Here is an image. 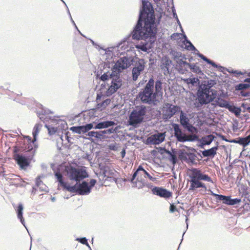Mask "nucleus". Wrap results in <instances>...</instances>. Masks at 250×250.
<instances>
[{"mask_svg": "<svg viewBox=\"0 0 250 250\" xmlns=\"http://www.w3.org/2000/svg\"><path fill=\"white\" fill-rule=\"evenodd\" d=\"M172 12L173 18L175 19H177L178 16L177 15V14L176 13V10H175L174 6H173L172 7Z\"/></svg>", "mask_w": 250, "mask_h": 250, "instance_id": "obj_63", "label": "nucleus"}, {"mask_svg": "<svg viewBox=\"0 0 250 250\" xmlns=\"http://www.w3.org/2000/svg\"><path fill=\"white\" fill-rule=\"evenodd\" d=\"M229 142L230 143H234L238 144L240 145V137L232 139V140L229 141Z\"/></svg>", "mask_w": 250, "mask_h": 250, "instance_id": "obj_60", "label": "nucleus"}, {"mask_svg": "<svg viewBox=\"0 0 250 250\" xmlns=\"http://www.w3.org/2000/svg\"><path fill=\"white\" fill-rule=\"evenodd\" d=\"M218 149V146H214L210 149L205 150L202 151V154L204 157L213 158L216 154L217 150Z\"/></svg>", "mask_w": 250, "mask_h": 250, "instance_id": "obj_25", "label": "nucleus"}, {"mask_svg": "<svg viewBox=\"0 0 250 250\" xmlns=\"http://www.w3.org/2000/svg\"><path fill=\"white\" fill-rule=\"evenodd\" d=\"M211 195L215 197L217 201H222L223 204L227 205L233 206L237 205L240 203L241 201V200L240 198H236L232 199L231 198L230 196H225L221 194H218L212 192H211Z\"/></svg>", "mask_w": 250, "mask_h": 250, "instance_id": "obj_12", "label": "nucleus"}, {"mask_svg": "<svg viewBox=\"0 0 250 250\" xmlns=\"http://www.w3.org/2000/svg\"><path fill=\"white\" fill-rule=\"evenodd\" d=\"M197 97L198 103L201 105L207 104L213 101L217 94L216 90H210L200 84L197 90Z\"/></svg>", "mask_w": 250, "mask_h": 250, "instance_id": "obj_4", "label": "nucleus"}, {"mask_svg": "<svg viewBox=\"0 0 250 250\" xmlns=\"http://www.w3.org/2000/svg\"><path fill=\"white\" fill-rule=\"evenodd\" d=\"M133 31V30L131 32L130 36L131 37L132 39L134 40H143L146 41L145 42H144L143 43H140L137 44L136 45V48L141 50V51H143L144 52H147L148 50H149L151 48V45L155 42L156 40V35L157 33L155 35V40L154 41V42H152L151 41V39H150L149 37H145L144 38L142 37V39H134L132 37V33Z\"/></svg>", "mask_w": 250, "mask_h": 250, "instance_id": "obj_13", "label": "nucleus"}, {"mask_svg": "<svg viewBox=\"0 0 250 250\" xmlns=\"http://www.w3.org/2000/svg\"><path fill=\"white\" fill-rule=\"evenodd\" d=\"M38 109L37 110V114L40 118V119L43 122H47L50 118H49L47 115L52 113V112L47 109H45L42 104H38L37 105Z\"/></svg>", "mask_w": 250, "mask_h": 250, "instance_id": "obj_15", "label": "nucleus"}, {"mask_svg": "<svg viewBox=\"0 0 250 250\" xmlns=\"http://www.w3.org/2000/svg\"><path fill=\"white\" fill-rule=\"evenodd\" d=\"M83 127L84 130H85V132H88V131L90 130V129H91L92 128H94V126H93V124L90 123V124H86L84 125H83Z\"/></svg>", "mask_w": 250, "mask_h": 250, "instance_id": "obj_51", "label": "nucleus"}, {"mask_svg": "<svg viewBox=\"0 0 250 250\" xmlns=\"http://www.w3.org/2000/svg\"><path fill=\"white\" fill-rule=\"evenodd\" d=\"M174 136L176 138L177 140L180 142H187V135L182 133L181 131L180 133H174Z\"/></svg>", "mask_w": 250, "mask_h": 250, "instance_id": "obj_40", "label": "nucleus"}, {"mask_svg": "<svg viewBox=\"0 0 250 250\" xmlns=\"http://www.w3.org/2000/svg\"><path fill=\"white\" fill-rule=\"evenodd\" d=\"M173 127L174 128V133H180L181 131H182L178 124H174L173 125Z\"/></svg>", "mask_w": 250, "mask_h": 250, "instance_id": "obj_53", "label": "nucleus"}, {"mask_svg": "<svg viewBox=\"0 0 250 250\" xmlns=\"http://www.w3.org/2000/svg\"><path fill=\"white\" fill-rule=\"evenodd\" d=\"M110 103V100L107 99L102 103H99L97 105V108L103 110Z\"/></svg>", "mask_w": 250, "mask_h": 250, "instance_id": "obj_42", "label": "nucleus"}, {"mask_svg": "<svg viewBox=\"0 0 250 250\" xmlns=\"http://www.w3.org/2000/svg\"><path fill=\"white\" fill-rule=\"evenodd\" d=\"M42 127V125L41 123H37L35 125V126L33 128V131H32L33 139V141H32V143L33 144H35V143L36 142V141L37 140V137H38V134L39 133Z\"/></svg>", "mask_w": 250, "mask_h": 250, "instance_id": "obj_28", "label": "nucleus"}, {"mask_svg": "<svg viewBox=\"0 0 250 250\" xmlns=\"http://www.w3.org/2000/svg\"><path fill=\"white\" fill-rule=\"evenodd\" d=\"M126 43H127V44L128 43V41H127V39H125V40L123 41L122 42H121L119 44V45L118 46V48H120L121 49H123L124 46L127 45V44H126Z\"/></svg>", "mask_w": 250, "mask_h": 250, "instance_id": "obj_55", "label": "nucleus"}, {"mask_svg": "<svg viewBox=\"0 0 250 250\" xmlns=\"http://www.w3.org/2000/svg\"><path fill=\"white\" fill-rule=\"evenodd\" d=\"M76 240L83 244L85 245L89 248L90 250H91V247L88 243L87 240L85 237L78 238L76 239Z\"/></svg>", "mask_w": 250, "mask_h": 250, "instance_id": "obj_46", "label": "nucleus"}, {"mask_svg": "<svg viewBox=\"0 0 250 250\" xmlns=\"http://www.w3.org/2000/svg\"><path fill=\"white\" fill-rule=\"evenodd\" d=\"M110 80L111 81V85L107 91L108 96L115 93L123 84V81L120 74L115 73L113 71H112V73L110 74Z\"/></svg>", "mask_w": 250, "mask_h": 250, "instance_id": "obj_7", "label": "nucleus"}, {"mask_svg": "<svg viewBox=\"0 0 250 250\" xmlns=\"http://www.w3.org/2000/svg\"><path fill=\"white\" fill-rule=\"evenodd\" d=\"M116 125L114 121H106L100 122L97 124L94 127V129H103L113 126Z\"/></svg>", "mask_w": 250, "mask_h": 250, "instance_id": "obj_26", "label": "nucleus"}, {"mask_svg": "<svg viewBox=\"0 0 250 250\" xmlns=\"http://www.w3.org/2000/svg\"><path fill=\"white\" fill-rule=\"evenodd\" d=\"M216 83V82L214 80L210 79L207 81H204L201 83V85H205L206 88L209 89L210 90H215L214 89H211V88Z\"/></svg>", "mask_w": 250, "mask_h": 250, "instance_id": "obj_34", "label": "nucleus"}, {"mask_svg": "<svg viewBox=\"0 0 250 250\" xmlns=\"http://www.w3.org/2000/svg\"><path fill=\"white\" fill-rule=\"evenodd\" d=\"M195 155L193 153H188L187 157V160L190 161L191 163H193L195 160Z\"/></svg>", "mask_w": 250, "mask_h": 250, "instance_id": "obj_49", "label": "nucleus"}, {"mask_svg": "<svg viewBox=\"0 0 250 250\" xmlns=\"http://www.w3.org/2000/svg\"><path fill=\"white\" fill-rule=\"evenodd\" d=\"M155 91H154V93L156 96V97L163 96V93L162 91L163 87H162V82L161 80H158L155 83Z\"/></svg>", "mask_w": 250, "mask_h": 250, "instance_id": "obj_27", "label": "nucleus"}, {"mask_svg": "<svg viewBox=\"0 0 250 250\" xmlns=\"http://www.w3.org/2000/svg\"><path fill=\"white\" fill-rule=\"evenodd\" d=\"M214 138L215 136L211 134L205 136L201 139L202 145L203 146L209 145L212 143Z\"/></svg>", "mask_w": 250, "mask_h": 250, "instance_id": "obj_32", "label": "nucleus"}, {"mask_svg": "<svg viewBox=\"0 0 250 250\" xmlns=\"http://www.w3.org/2000/svg\"><path fill=\"white\" fill-rule=\"evenodd\" d=\"M100 80L104 82L110 80V74L108 75L107 73H104L101 76Z\"/></svg>", "mask_w": 250, "mask_h": 250, "instance_id": "obj_52", "label": "nucleus"}, {"mask_svg": "<svg viewBox=\"0 0 250 250\" xmlns=\"http://www.w3.org/2000/svg\"><path fill=\"white\" fill-rule=\"evenodd\" d=\"M172 65V61L168 57L165 56L161 60L160 65L161 69L163 70L164 74L167 76L170 74V68Z\"/></svg>", "mask_w": 250, "mask_h": 250, "instance_id": "obj_16", "label": "nucleus"}, {"mask_svg": "<svg viewBox=\"0 0 250 250\" xmlns=\"http://www.w3.org/2000/svg\"><path fill=\"white\" fill-rule=\"evenodd\" d=\"M229 72L230 73H233V74H234L236 75H242L243 74V72H242L241 71H238V70H232V72L229 71Z\"/></svg>", "mask_w": 250, "mask_h": 250, "instance_id": "obj_59", "label": "nucleus"}, {"mask_svg": "<svg viewBox=\"0 0 250 250\" xmlns=\"http://www.w3.org/2000/svg\"><path fill=\"white\" fill-rule=\"evenodd\" d=\"M45 126L47 128L48 133L50 135H53L57 132H59L56 126L50 127L47 125H45Z\"/></svg>", "mask_w": 250, "mask_h": 250, "instance_id": "obj_45", "label": "nucleus"}, {"mask_svg": "<svg viewBox=\"0 0 250 250\" xmlns=\"http://www.w3.org/2000/svg\"><path fill=\"white\" fill-rule=\"evenodd\" d=\"M115 131H116V129H113V128H109V129H107L106 130H102V135L103 136V138L104 139L106 137L105 134H110L111 133H113L114 132H115Z\"/></svg>", "mask_w": 250, "mask_h": 250, "instance_id": "obj_47", "label": "nucleus"}, {"mask_svg": "<svg viewBox=\"0 0 250 250\" xmlns=\"http://www.w3.org/2000/svg\"><path fill=\"white\" fill-rule=\"evenodd\" d=\"M142 169H143V167L142 166H139L134 173L132 175L130 179L128 180V181L132 184L133 187H135L134 186V184L137 182V179L139 178V180H140L141 178L139 177V171H141Z\"/></svg>", "mask_w": 250, "mask_h": 250, "instance_id": "obj_30", "label": "nucleus"}, {"mask_svg": "<svg viewBox=\"0 0 250 250\" xmlns=\"http://www.w3.org/2000/svg\"><path fill=\"white\" fill-rule=\"evenodd\" d=\"M198 136L196 135H190L187 136V142H192L197 140Z\"/></svg>", "mask_w": 250, "mask_h": 250, "instance_id": "obj_50", "label": "nucleus"}, {"mask_svg": "<svg viewBox=\"0 0 250 250\" xmlns=\"http://www.w3.org/2000/svg\"><path fill=\"white\" fill-rule=\"evenodd\" d=\"M166 153L168 155L169 160L174 165L177 162V155L178 154L177 151L175 149L171 148V150L167 149L165 147L161 148V153Z\"/></svg>", "mask_w": 250, "mask_h": 250, "instance_id": "obj_18", "label": "nucleus"}, {"mask_svg": "<svg viewBox=\"0 0 250 250\" xmlns=\"http://www.w3.org/2000/svg\"><path fill=\"white\" fill-rule=\"evenodd\" d=\"M176 208L174 205H170V208H169V211L170 212H174L176 210Z\"/></svg>", "mask_w": 250, "mask_h": 250, "instance_id": "obj_64", "label": "nucleus"}, {"mask_svg": "<svg viewBox=\"0 0 250 250\" xmlns=\"http://www.w3.org/2000/svg\"><path fill=\"white\" fill-rule=\"evenodd\" d=\"M152 192L154 195L165 198H168L172 195L171 192L161 187H154L152 189Z\"/></svg>", "mask_w": 250, "mask_h": 250, "instance_id": "obj_17", "label": "nucleus"}, {"mask_svg": "<svg viewBox=\"0 0 250 250\" xmlns=\"http://www.w3.org/2000/svg\"><path fill=\"white\" fill-rule=\"evenodd\" d=\"M144 173L146 174V177H147L149 178V179L152 181L155 182L156 181V178L155 177H153L152 176H151L146 171H143Z\"/></svg>", "mask_w": 250, "mask_h": 250, "instance_id": "obj_54", "label": "nucleus"}, {"mask_svg": "<svg viewBox=\"0 0 250 250\" xmlns=\"http://www.w3.org/2000/svg\"><path fill=\"white\" fill-rule=\"evenodd\" d=\"M23 207L21 203H20L18 205L17 209V213L18 218L20 219L21 223L26 228L24 219L23 217Z\"/></svg>", "mask_w": 250, "mask_h": 250, "instance_id": "obj_31", "label": "nucleus"}, {"mask_svg": "<svg viewBox=\"0 0 250 250\" xmlns=\"http://www.w3.org/2000/svg\"><path fill=\"white\" fill-rule=\"evenodd\" d=\"M70 130H72L73 132L78 134L86 133L85 132V130H84L83 125L72 126L70 128Z\"/></svg>", "mask_w": 250, "mask_h": 250, "instance_id": "obj_41", "label": "nucleus"}, {"mask_svg": "<svg viewBox=\"0 0 250 250\" xmlns=\"http://www.w3.org/2000/svg\"><path fill=\"white\" fill-rule=\"evenodd\" d=\"M19 151V149L17 146H15L13 149V157L14 159H15V156L16 154H20L18 153V152Z\"/></svg>", "mask_w": 250, "mask_h": 250, "instance_id": "obj_57", "label": "nucleus"}, {"mask_svg": "<svg viewBox=\"0 0 250 250\" xmlns=\"http://www.w3.org/2000/svg\"><path fill=\"white\" fill-rule=\"evenodd\" d=\"M71 20V22H72L73 24L74 25V26H75V27L76 28V29H77V30L78 31L79 33L82 35L83 36V37H85L79 30V29H78V27L76 25V24H75L74 21H73V19L72 18H71L70 19Z\"/></svg>", "mask_w": 250, "mask_h": 250, "instance_id": "obj_61", "label": "nucleus"}, {"mask_svg": "<svg viewBox=\"0 0 250 250\" xmlns=\"http://www.w3.org/2000/svg\"><path fill=\"white\" fill-rule=\"evenodd\" d=\"M55 176L57 179L58 182L59 183L60 186H62L64 189L68 191V188L70 187V186L67 185V184L64 182L62 174L60 171H57L55 173Z\"/></svg>", "mask_w": 250, "mask_h": 250, "instance_id": "obj_29", "label": "nucleus"}, {"mask_svg": "<svg viewBox=\"0 0 250 250\" xmlns=\"http://www.w3.org/2000/svg\"><path fill=\"white\" fill-rule=\"evenodd\" d=\"M142 7L140 9L138 21L132 33L134 39L149 37L152 42L155 40L157 33V25L155 22L154 8L150 0H142Z\"/></svg>", "mask_w": 250, "mask_h": 250, "instance_id": "obj_1", "label": "nucleus"}, {"mask_svg": "<svg viewBox=\"0 0 250 250\" xmlns=\"http://www.w3.org/2000/svg\"><path fill=\"white\" fill-rule=\"evenodd\" d=\"M179 158L181 160L187 161V157L188 153L184 152L182 151L181 150H179V153H178Z\"/></svg>", "mask_w": 250, "mask_h": 250, "instance_id": "obj_48", "label": "nucleus"}, {"mask_svg": "<svg viewBox=\"0 0 250 250\" xmlns=\"http://www.w3.org/2000/svg\"><path fill=\"white\" fill-rule=\"evenodd\" d=\"M188 67L192 72L198 75L203 74L200 67L199 66H197L196 64L190 63Z\"/></svg>", "mask_w": 250, "mask_h": 250, "instance_id": "obj_38", "label": "nucleus"}, {"mask_svg": "<svg viewBox=\"0 0 250 250\" xmlns=\"http://www.w3.org/2000/svg\"><path fill=\"white\" fill-rule=\"evenodd\" d=\"M145 61L144 59H139L136 62L134 67L132 70V80L136 81L141 72L144 70L145 67Z\"/></svg>", "mask_w": 250, "mask_h": 250, "instance_id": "obj_14", "label": "nucleus"}, {"mask_svg": "<svg viewBox=\"0 0 250 250\" xmlns=\"http://www.w3.org/2000/svg\"><path fill=\"white\" fill-rule=\"evenodd\" d=\"M156 4V8H155L156 11L160 13V15L159 17L158 18V22L156 23L155 21V22L156 23L157 25V29H158V25L159 23L160 19L162 18V14L164 13V9L166 7L165 2L164 1V0H161V1H158L157 3H155Z\"/></svg>", "mask_w": 250, "mask_h": 250, "instance_id": "obj_22", "label": "nucleus"}, {"mask_svg": "<svg viewBox=\"0 0 250 250\" xmlns=\"http://www.w3.org/2000/svg\"><path fill=\"white\" fill-rule=\"evenodd\" d=\"M250 143V134L245 137H240V145L246 147Z\"/></svg>", "mask_w": 250, "mask_h": 250, "instance_id": "obj_39", "label": "nucleus"}, {"mask_svg": "<svg viewBox=\"0 0 250 250\" xmlns=\"http://www.w3.org/2000/svg\"><path fill=\"white\" fill-rule=\"evenodd\" d=\"M131 61L127 57L120 58L115 63L112 71L115 73H121L124 70L127 69L131 65Z\"/></svg>", "mask_w": 250, "mask_h": 250, "instance_id": "obj_11", "label": "nucleus"}, {"mask_svg": "<svg viewBox=\"0 0 250 250\" xmlns=\"http://www.w3.org/2000/svg\"><path fill=\"white\" fill-rule=\"evenodd\" d=\"M67 173L69 179L71 180L76 181L77 183L80 182L88 176L86 170L83 168H78L73 167L70 168Z\"/></svg>", "mask_w": 250, "mask_h": 250, "instance_id": "obj_10", "label": "nucleus"}, {"mask_svg": "<svg viewBox=\"0 0 250 250\" xmlns=\"http://www.w3.org/2000/svg\"><path fill=\"white\" fill-rule=\"evenodd\" d=\"M51 122L54 124H56L57 125L56 127L59 132L61 131L62 132L63 130H65L68 128L67 124L64 120L53 119Z\"/></svg>", "mask_w": 250, "mask_h": 250, "instance_id": "obj_24", "label": "nucleus"}, {"mask_svg": "<svg viewBox=\"0 0 250 250\" xmlns=\"http://www.w3.org/2000/svg\"><path fill=\"white\" fill-rule=\"evenodd\" d=\"M180 110L181 107L179 106L168 103H165L162 109L163 120L165 121H168L175 114L179 112Z\"/></svg>", "mask_w": 250, "mask_h": 250, "instance_id": "obj_9", "label": "nucleus"}, {"mask_svg": "<svg viewBox=\"0 0 250 250\" xmlns=\"http://www.w3.org/2000/svg\"><path fill=\"white\" fill-rule=\"evenodd\" d=\"M134 186L138 189L146 187L152 189L154 187L151 183H147L144 178H141L140 180H139V178L137 179V182L134 184Z\"/></svg>", "mask_w": 250, "mask_h": 250, "instance_id": "obj_23", "label": "nucleus"}, {"mask_svg": "<svg viewBox=\"0 0 250 250\" xmlns=\"http://www.w3.org/2000/svg\"><path fill=\"white\" fill-rule=\"evenodd\" d=\"M147 112L146 106L142 105L136 106L131 112L128 119L129 125L136 127L144 121V117Z\"/></svg>", "mask_w": 250, "mask_h": 250, "instance_id": "obj_5", "label": "nucleus"}, {"mask_svg": "<svg viewBox=\"0 0 250 250\" xmlns=\"http://www.w3.org/2000/svg\"><path fill=\"white\" fill-rule=\"evenodd\" d=\"M165 138V134L160 133L149 137L148 140L152 144L158 145L163 142L164 141Z\"/></svg>", "mask_w": 250, "mask_h": 250, "instance_id": "obj_21", "label": "nucleus"}, {"mask_svg": "<svg viewBox=\"0 0 250 250\" xmlns=\"http://www.w3.org/2000/svg\"><path fill=\"white\" fill-rule=\"evenodd\" d=\"M43 182L41 180L40 178L39 177H37L36 180V184L37 187L40 186L41 185Z\"/></svg>", "mask_w": 250, "mask_h": 250, "instance_id": "obj_58", "label": "nucleus"}, {"mask_svg": "<svg viewBox=\"0 0 250 250\" xmlns=\"http://www.w3.org/2000/svg\"><path fill=\"white\" fill-rule=\"evenodd\" d=\"M184 43L186 45V48L189 51H197V55L202 59L203 61L207 62L208 64L211 65L213 67L215 68H218L219 69L222 71V69H224V67L217 65L214 62L210 60V59L207 58L206 56H205L202 54H201L199 51L195 47V46L192 44L190 41H189L186 35H184Z\"/></svg>", "mask_w": 250, "mask_h": 250, "instance_id": "obj_8", "label": "nucleus"}, {"mask_svg": "<svg viewBox=\"0 0 250 250\" xmlns=\"http://www.w3.org/2000/svg\"><path fill=\"white\" fill-rule=\"evenodd\" d=\"M143 171H146L144 168L143 167V169H142L141 171H139V177L140 178H142V176H144L145 178H146V174L144 173Z\"/></svg>", "mask_w": 250, "mask_h": 250, "instance_id": "obj_62", "label": "nucleus"}, {"mask_svg": "<svg viewBox=\"0 0 250 250\" xmlns=\"http://www.w3.org/2000/svg\"><path fill=\"white\" fill-rule=\"evenodd\" d=\"M38 187L40 188V189L41 191H47V187L43 183H42L41 185L38 186Z\"/></svg>", "mask_w": 250, "mask_h": 250, "instance_id": "obj_56", "label": "nucleus"}, {"mask_svg": "<svg viewBox=\"0 0 250 250\" xmlns=\"http://www.w3.org/2000/svg\"><path fill=\"white\" fill-rule=\"evenodd\" d=\"M230 112L234 113L237 117H239L241 112L240 107H236L234 105H229L228 109Z\"/></svg>", "mask_w": 250, "mask_h": 250, "instance_id": "obj_37", "label": "nucleus"}, {"mask_svg": "<svg viewBox=\"0 0 250 250\" xmlns=\"http://www.w3.org/2000/svg\"><path fill=\"white\" fill-rule=\"evenodd\" d=\"M14 159L21 169L26 168L30 162L29 159L22 154H16Z\"/></svg>", "mask_w": 250, "mask_h": 250, "instance_id": "obj_19", "label": "nucleus"}, {"mask_svg": "<svg viewBox=\"0 0 250 250\" xmlns=\"http://www.w3.org/2000/svg\"><path fill=\"white\" fill-rule=\"evenodd\" d=\"M25 138H26L28 140V142L29 143V146H28V150H33V147L32 146V145L34 146V147L35 148H37V146L36 145V142L35 143V144H33L32 143V141H33V140H32L31 137H30L29 136H25Z\"/></svg>", "mask_w": 250, "mask_h": 250, "instance_id": "obj_44", "label": "nucleus"}, {"mask_svg": "<svg viewBox=\"0 0 250 250\" xmlns=\"http://www.w3.org/2000/svg\"><path fill=\"white\" fill-rule=\"evenodd\" d=\"M179 112H180V121L181 125L185 128H187L189 131H191L190 128H195V127L193 126L192 125L189 124V119L187 115L181 109Z\"/></svg>", "mask_w": 250, "mask_h": 250, "instance_id": "obj_20", "label": "nucleus"}, {"mask_svg": "<svg viewBox=\"0 0 250 250\" xmlns=\"http://www.w3.org/2000/svg\"><path fill=\"white\" fill-rule=\"evenodd\" d=\"M154 80L150 78L142 91L139 93V97L144 104H151L156 101V97L154 93Z\"/></svg>", "mask_w": 250, "mask_h": 250, "instance_id": "obj_3", "label": "nucleus"}, {"mask_svg": "<svg viewBox=\"0 0 250 250\" xmlns=\"http://www.w3.org/2000/svg\"><path fill=\"white\" fill-rule=\"evenodd\" d=\"M96 183V180L95 179H91L89 184L85 181H83L81 183H76L74 186L68 187V191L79 195H88L90 193L92 188L94 186Z\"/></svg>", "mask_w": 250, "mask_h": 250, "instance_id": "obj_6", "label": "nucleus"}, {"mask_svg": "<svg viewBox=\"0 0 250 250\" xmlns=\"http://www.w3.org/2000/svg\"><path fill=\"white\" fill-rule=\"evenodd\" d=\"M216 104L220 107H225L227 109H228L230 105L227 101L221 98H218V100L216 101Z\"/></svg>", "mask_w": 250, "mask_h": 250, "instance_id": "obj_36", "label": "nucleus"}, {"mask_svg": "<svg viewBox=\"0 0 250 250\" xmlns=\"http://www.w3.org/2000/svg\"><path fill=\"white\" fill-rule=\"evenodd\" d=\"M103 172L104 177H106L107 178H111L115 174V171L111 169L108 167H104Z\"/></svg>", "mask_w": 250, "mask_h": 250, "instance_id": "obj_33", "label": "nucleus"}, {"mask_svg": "<svg viewBox=\"0 0 250 250\" xmlns=\"http://www.w3.org/2000/svg\"><path fill=\"white\" fill-rule=\"evenodd\" d=\"M250 87V85L249 83H239L237 84L236 87L235 89L236 90H242L247 89L249 87Z\"/></svg>", "mask_w": 250, "mask_h": 250, "instance_id": "obj_43", "label": "nucleus"}, {"mask_svg": "<svg viewBox=\"0 0 250 250\" xmlns=\"http://www.w3.org/2000/svg\"><path fill=\"white\" fill-rule=\"evenodd\" d=\"M87 135L90 137L95 138L97 139H104L102 131H90L88 132Z\"/></svg>", "mask_w": 250, "mask_h": 250, "instance_id": "obj_35", "label": "nucleus"}, {"mask_svg": "<svg viewBox=\"0 0 250 250\" xmlns=\"http://www.w3.org/2000/svg\"><path fill=\"white\" fill-rule=\"evenodd\" d=\"M191 174L190 175V187L189 190H194L195 189L202 188L205 190H207V187L205 184L201 180L207 181L213 183L211 178L207 174H204L201 170L198 168H193L191 169Z\"/></svg>", "mask_w": 250, "mask_h": 250, "instance_id": "obj_2", "label": "nucleus"}]
</instances>
